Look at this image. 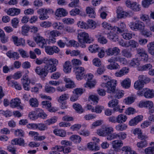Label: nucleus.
Segmentation results:
<instances>
[{
	"instance_id": "obj_5",
	"label": "nucleus",
	"mask_w": 154,
	"mask_h": 154,
	"mask_svg": "<svg viewBox=\"0 0 154 154\" xmlns=\"http://www.w3.org/2000/svg\"><path fill=\"white\" fill-rule=\"evenodd\" d=\"M137 94L139 96H144L146 98H152L154 97V90L147 88H144L142 90H138Z\"/></svg>"
},
{
	"instance_id": "obj_8",
	"label": "nucleus",
	"mask_w": 154,
	"mask_h": 154,
	"mask_svg": "<svg viewBox=\"0 0 154 154\" xmlns=\"http://www.w3.org/2000/svg\"><path fill=\"white\" fill-rule=\"evenodd\" d=\"M129 26L133 30H142L144 29L145 26L143 23L140 20H137L134 22H131L129 23Z\"/></svg>"
},
{
	"instance_id": "obj_27",
	"label": "nucleus",
	"mask_w": 154,
	"mask_h": 154,
	"mask_svg": "<svg viewBox=\"0 0 154 154\" xmlns=\"http://www.w3.org/2000/svg\"><path fill=\"white\" fill-rule=\"evenodd\" d=\"M53 132L56 135L62 137H64L66 135V131L63 129H55Z\"/></svg>"
},
{
	"instance_id": "obj_32",
	"label": "nucleus",
	"mask_w": 154,
	"mask_h": 154,
	"mask_svg": "<svg viewBox=\"0 0 154 154\" xmlns=\"http://www.w3.org/2000/svg\"><path fill=\"white\" fill-rule=\"evenodd\" d=\"M0 37L1 42L3 43H5L8 41V37L5 35L4 31L0 29Z\"/></svg>"
},
{
	"instance_id": "obj_44",
	"label": "nucleus",
	"mask_w": 154,
	"mask_h": 154,
	"mask_svg": "<svg viewBox=\"0 0 154 154\" xmlns=\"http://www.w3.org/2000/svg\"><path fill=\"white\" fill-rule=\"evenodd\" d=\"M87 26L88 29L90 28L94 29L96 27V23L95 21L93 20H89L88 21Z\"/></svg>"
},
{
	"instance_id": "obj_38",
	"label": "nucleus",
	"mask_w": 154,
	"mask_h": 154,
	"mask_svg": "<svg viewBox=\"0 0 154 154\" xmlns=\"http://www.w3.org/2000/svg\"><path fill=\"white\" fill-rule=\"evenodd\" d=\"M127 119V116L123 114H121L117 117V123H123L125 122Z\"/></svg>"
},
{
	"instance_id": "obj_47",
	"label": "nucleus",
	"mask_w": 154,
	"mask_h": 154,
	"mask_svg": "<svg viewBox=\"0 0 154 154\" xmlns=\"http://www.w3.org/2000/svg\"><path fill=\"white\" fill-rule=\"evenodd\" d=\"M102 25L103 28L109 30L115 31L116 30V26L113 27L111 26L110 24H109L106 22H103Z\"/></svg>"
},
{
	"instance_id": "obj_10",
	"label": "nucleus",
	"mask_w": 154,
	"mask_h": 154,
	"mask_svg": "<svg viewBox=\"0 0 154 154\" xmlns=\"http://www.w3.org/2000/svg\"><path fill=\"white\" fill-rule=\"evenodd\" d=\"M74 72L78 80H81L85 73L84 68L82 67L77 66L74 68Z\"/></svg>"
},
{
	"instance_id": "obj_40",
	"label": "nucleus",
	"mask_w": 154,
	"mask_h": 154,
	"mask_svg": "<svg viewBox=\"0 0 154 154\" xmlns=\"http://www.w3.org/2000/svg\"><path fill=\"white\" fill-rule=\"evenodd\" d=\"M52 26L54 29L59 30H62L64 27L63 24L59 22L54 23L52 24Z\"/></svg>"
},
{
	"instance_id": "obj_26",
	"label": "nucleus",
	"mask_w": 154,
	"mask_h": 154,
	"mask_svg": "<svg viewBox=\"0 0 154 154\" xmlns=\"http://www.w3.org/2000/svg\"><path fill=\"white\" fill-rule=\"evenodd\" d=\"M86 11L88 16L91 18H94L96 16V14L94 9L92 7H88L86 9Z\"/></svg>"
},
{
	"instance_id": "obj_42",
	"label": "nucleus",
	"mask_w": 154,
	"mask_h": 154,
	"mask_svg": "<svg viewBox=\"0 0 154 154\" xmlns=\"http://www.w3.org/2000/svg\"><path fill=\"white\" fill-rule=\"evenodd\" d=\"M128 126L127 125L125 124H119L116 126L115 128L118 131H122L127 129Z\"/></svg>"
},
{
	"instance_id": "obj_34",
	"label": "nucleus",
	"mask_w": 154,
	"mask_h": 154,
	"mask_svg": "<svg viewBox=\"0 0 154 154\" xmlns=\"http://www.w3.org/2000/svg\"><path fill=\"white\" fill-rule=\"evenodd\" d=\"M107 37L111 40L114 42L117 40L118 38V36L115 33L112 31H110L107 34Z\"/></svg>"
},
{
	"instance_id": "obj_51",
	"label": "nucleus",
	"mask_w": 154,
	"mask_h": 154,
	"mask_svg": "<svg viewBox=\"0 0 154 154\" xmlns=\"http://www.w3.org/2000/svg\"><path fill=\"white\" fill-rule=\"evenodd\" d=\"M99 48V47L97 45L93 44L90 46L89 47V50L92 53H94L98 51Z\"/></svg>"
},
{
	"instance_id": "obj_9",
	"label": "nucleus",
	"mask_w": 154,
	"mask_h": 154,
	"mask_svg": "<svg viewBox=\"0 0 154 154\" xmlns=\"http://www.w3.org/2000/svg\"><path fill=\"white\" fill-rule=\"evenodd\" d=\"M126 4L127 7L130 8L134 11H138L141 10L140 5L136 2H132L127 0L126 2Z\"/></svg>"
},
{
	"instance_id": "obj_7",
	"label": "nucleus",
	"mask_w": 154,
	"mask_h": 154,
	"mask_svg": "<svg viewBox=\"0 0 154 154\" xmlns=\"http://www.w3.org/2000/svg\"><path fill=\"white\" fill-rule=\"evenodd\" d=\"M35 63L38 65H40L43 63L46 65H51V64H58V61L55 58L49 59L45 57L43 59L37 58L35 60Z\"/></svg>"
},
{
	"instance_id": "obj_48",
	"label": "nucleus",
	"mask_w": 154,
	"mask_h": 154,
	"mask_svg": "<svg viewBox=\"0 0 154 154\" xmlns=\"http://www.w3.org/2000/svg\"><path fill=\"white\" fill-rule=\"evenodd\" d=\"M144 84L143 82L138 80L136 81L134 83V87L137 90L141 89L144 86Z\"/></svg>"
},
{
	"instance_id": "obj_61",
	"label": "nucleus",
	"mask_w": 154,
	"mask_h": 154,
	"mask_svg": "<svg viewBox=\"0 0 154 154\" xmlns=\"http://www.w3.org/2000/svg\"><path fill=\"white\" fill-rule=\"evenodd\" d=\"M62 22L64 24H71L74 23V20L73 19L69 18H65L62 19Z\"/></svg>"
},
{
	"instance_id": "obj_62",
	"label": "nucleus",
	"mask_w": 154,
	"mask_h": 154,
	"mask_svg": "<svg viewBox=\"0 0 154 154\" xmlns=\"http://www.w3.org/2000/svg\"><path fill=\"white\" fill-rule=\"evenodd\" d=\"M30 105L32 107H36L38 106V101L36 98H32L29 101Z\"/></svg>"
},
{
	"instance_id": "obj_59",
	"label": "nucleus",
	"mask_w": 154,
	"mask_h": 154,
	"mask_svg": "<svg viewBox=\"0 0 154 154\" xmlns=\"http://www.w3.org/2000/svg\"><path fill=\"white\" fill-rule=\"evenodd\" d=\"M122 36L123 38L126 40H130L131 39L132 37V33L125 32L122 34H120Z\"/></svg>"
},
{
	"instance_id": "obj_54",
	"label": "nucleus",
	"mask_w": 154,
	"mask_h": 154,
	"mask_svg": "<svg viewBox=\"0 0 154 154\" xmlns=\"http://www.w3.org/2000/svg\"><path fill=\"white\" fill-rule=\"evenodd\" d=\"M148 143L147 141L145 140L141 141L137 143V146L138 147L143 148L147 146Z\"/></svg>"
},
{
	"instance_id": "obj_22",
	"label": "nucleus",
	"mask_w": 154,
	"mask_h": 154,
	"mask_svg": "<svg viewBox=\"0 0 154 154\" xmlns=\"http://www.w3.org/2000/svg\"><path fill=\"white\" fill-rule=\"evenodd\" d=\"M136 50L137 53L139 56L144 57V61L147 60L148 56L144 49L139 48L136 49Z\"/></svg>"
},
{
	"instance_id": "obj_50",
	"label": "nucleus",
	"mask_w": 154,
	"mask_h": 154,
	"mask_svg": "<svg viewBox=\"0 0 154 154\" xmlns=\"http://www.w3.org/2000/svg\"><path fill=\"white\" fill-rule=\"evenodd\" d=\"M127 134L124 132H122L116 133V139H119L120 140H124L126 139Z\"/></svg>"
},
{
	"instance_id": "obj_46",
	"label": "nucleus",
	"mask_w": 154,
	"mask_h": 154,
	"mask_svg": "<svg viewBox=\"0 0 154 154\" xmlns=\"http://www.w3.org/2000/svg\"><path fill=\"white\" fill-rule=\"evenodd\" d=\"M72 106L73 108L79 113H82L83 111V109L79 103H75L73 104Z\"/></svg>"
},
{
	"instance_id": "obj_25",
	"label": "nucleus",
	"mask_w": 154,
	"mask_h": 154,
	"mask_svg": "<svg viewBox=\"0 0 154 154\" xmlns=\"http://www.w3.org/2000/svg\"><path fill=\"white\" fill-rule=\"evenodd\" d=\"M139 106L140 107H144L150 109L153 107V103L151 101L147 100L140 103Z\"/></svg>"
},
{
	"instance_id": "obj_58",
	"label": "nucleus",
	"mask_w": 154,
	"mask_h": 154,
	"mask_svg": "<svg viewBox=\"0 0 154 154\" xmlns=\"http://www.w3.org/2000/svg\"><path fill=\"white\" fill-rule=\"evenodd\" d=\"M57 121V119L55 117H54L47 120L45 122V124L50 125L55 123Z\"/></svg>"
},
{
	"instance_id": "obj_3",
	"label": "nucleus",
	"mask_w": 154,
	"mask_h": 154,
	"mask_svg": "<svg viewBox=\"0 0 154 154\" xmlns=\"http://www.w3.org/2000/svg\"><path fill=\"white\" fill-rule=\"evenodd\" d=\"M78 38L79 42L82 45V47H85L84 44L85 43H90L93 41V39L90 38L88 33L83 32L79 34Z\"/></svg>"
},
{
	"instance_id": "obj_29",
	"label": "nucleus",
	"mask_w": 154,
	"mask_h": 154,
	"mask_svg": "<svg viewBox=\"0 0 154 154\" xmlns=\"http://www.w3.org/2000/svg\"><path fill=\"white\" fill-rule=\"evenodd\" d=\"M11 143L13 145H18L20 146H24V141L22 138H16L11 141Z\"/></svg>"
},
{
	"instance_id": "obj_55",
	"label": "nucleus",
	"mask_w": 154,
	"mask_h": 154,
	"mask_svg": "<svg viewBox=\"0 0 154 154\" xmlns=\"http://www.w3.org/2000/svg\"><path fill=\"white\" fill-rule=\"evenodd\" d=\"M119 100L116 99H113L109 102L108 105L109 107H114L118 105Z\"/></svg>"
},
{
	"instance_id": "obj_33",
	"label": "nucleus",
	"mask_w": 154,
	"mask_h": 154,
	"mask_svg": "<svg viewBox=\"0 0 154 154\" xmlns=\"http://www.w3.org/2000/svg\"><path fill=\"white\" fill-rule=\"evenodd\" d=\"M64 38L67 40V43H66V45L67 46L73 47L76 48L79 47V44L77 42L74 40H70L68 41L67 40V38L64 37Z\"/></svg>"
},
{
	"instance_id": "obj_18",
	"label": "nucleus",
	"mask_w": 154,
	"mask_h": 154,
	"mask_svg": "<svg viewBox=\"0 0 154 154\" xmlns=\"http://www.w3.org/2000/svg\"><path fill=\"white\" fill-rule=\"evenodd\" d=\"M61 34V33L57 30H48L45 32V35L49 38H55L56 37L59 36Z\"/></svg>"
},
{
	"instance_id": "obj_15",
	"label": "nucleus",
	"mask_w": 154,
	"mask_h": 154,
	"mask_svg": "<svg viewBox=\"0 0 154 154\" xmlns=\"http://www.w3.org/2000/svg\"><path fill=\"white\" fill-rule=\"evenodd\" d=\"M116 13L117 14V17L119 18H121L130 16L129 13L124 11L122 8L120 7H119L117 8Z\"/></svg>"
},
{
	"instance_id": "obj_11",
	"label": "nucleus",
	"mask_w": 154,
	"mask_h": 154,
	"mask_svg": "<svg viewBox=\"0 0 154 154\" xmlns=\"http://www.w3.org/2000/svg\"><path fill=\"white\" fill-rule=\"evenodd\" d=\"M45 52L48 54L52 55L54 53H58L60 51L59 48L57 46H47L45 47Z\"/></svg>"
},
{
	"instance_id": "obj_16",
	"label": "nucleus",
	"mask_w": 154,
	"mask_h": 154,
	"mask_svg": "<svg viewBox=\"0 0 154 154\" xmlns=\"http://www.w3.org/2000/svg\"><path fill=\"white\" fill-rule=\"evenodd\" d=\"M12 38L14 44L16 46H23L25 45V40L23 38H18L15 35H13L12 37Z\"/></svg>"
},
{
	"instance_id": "obj_60",
	"label": "nucleus",
	"mask_w": 154,
	"mask_h": 154,
	"mask_svg": "<svg viewBox=\"0 0 154 154\" xmlns=\"http://www.w3.org/2000/svg\"><path fill=\"white\" fill-rule=\"evenodd\" d=\"M107 68L111 70L116 69L119 68V66L116 63H111L107 66Z\"/></svg>"
},
{
	"instance_id": "obj_35",
	"label": "nucleus",
	"mask_w": 154,
	"mask_h": 154,
	"mask_svg": "<svg viewBox=\"0 0 154 154\" xmlns=\"http://www.w3.org/2000/svg\"><path fill=\"white\" fill-rule=\"evenodd\" d=\"M131 80L129 78H126L124 79L121 83V85L123 88H129L131 85Z\"/></svg>"
},
{
	"instance_id": "obj_4",
	"label": "nucleus",
	"mask_w": 154,
	"mask_h": 154,
	"mask_svg": "<svg viewBox=\"0 0 154 154\" xmlns=\"http://www.w3.org/2000/svg\"><path fill=\"white\" fill-rule=\"evenodd\" d=\"M116 81L112 80L110 82H108L107 83H103L101 86L103 88L105 87L107 88L106 91L108 93L113 94L114 93L116 90Z\"/></svg>"
},
{
	"instance_id": "obj_63",
	"label": "nucleus",
	"mask_w": 154,
	"mask_h": 154,
	"mask_svg": "<svg viewBox=\"0 0 154 154\" xmlns=\"http://www.w3.org/2000/svg\"><path fill=\"white\" fill-rule=\"evenodd\" d=\"M19 22V19L17 18H14L11 20L12 26L14 28H17L18 26Z\"/></svg>"
},
{
	"instance_id": "obj_36",
	"label": "nucleus",
	"mask_w": 154,
	"mask_h": 154,
	"mask_svg": "<svg viewBox=\"0 0 154 154\" xmlns=\"http://www.w3.org/2000/svg\"><path fill=\"white\" fill-rule=\"evenodd\" d=\"M71 66L69 61H67L65 62L63 65V71L66 73H69L71 69Z\"/></svg>"
},
{
	"instance_id": "obj_24",
	"label": "nucleus",
	"mask_w": 154,
	"mask_h": 154,
	"mask_svg": "<svg viewBox=\"0 0 154 154\" xmlns=\"http://www.w3.org/2000/svg\"><path fill=\"white\" fill-rule=\"evenodd\" d=\"M6 54L9 58H13L14 60H18L20 57L19 55L17 52H13L11 51H8Z\"/></svg>"
},
{
	"instance_id": "obj_23",
	"label": "nucleus",
	"mask_w": 154,
	"mask_h": 154,
	"mask_svg": "<svg viewBox=\"0 0 154 154\" xmlns=\"http://www.w3.org/2000/svg\"><path fill=\"white\" fill-rule=\"evenodd\" d=\"M119 27L116 26V30L118 33L122 34L126 31V25L125 23L122 22H120L119 23Z\"/></svg>"
},
{
	"instance_id": "obj_41",
	"label": "nucleus",
	"mask_w": 154,
	"mask_h": 154,
	"mask_svg": "<svg viewBox=\"0 0 154 154\" xmlns=\"http://www.w3.org/2000/svg\"><path fill=\"white\" fill-rule=\"evenodd\" d=\"M11 84L10 83H8V85L14 87L17 90H21L22 89V87L17 82L14 80L11 81Z\"/></svg>"
},
{
	"instance_id": "obj_20",
	"label": "nucleus",
	"mask_w": 154,
	"mask_h": 154,
	"mask_svg": "<svg viewBox=\"0 0 154 154\" xmlns=\"http://www.w3.org/2000/svg\"><path fill=\"white\" fill-rule=\"evenodd\" d=\"M20 13V9L15 8H9L7 11V13L11 16H16L19 14Z\"/></svg>"
},
{
	"instance_id": "obj_31",
	"label": "nucleus",
	"mask_w": 154,
	"mask_h": 154,
	"mask_svg": "<svg viewBox=\"0 0 154 154\" xmlns=\"http://www.w3.org/2000/svg\"><path fill=\"white\" fill-rule=\"evenodd\" d=\"M65 82H66L67 84L66 85V87L68 88H75L76 85L70 79L67 78H65L64 79Z\"/></svg>"
},
{
	"instance_id": "obj_6",
	"label": "nucleus",
	"mask_w": 154,
	"mask_h": 154,
	"mask_svg": "<svg viewBox=\"0 0 154 154\" xmlns=\"http://www.w3.org/2000/svg\"><path fill=\"white\" fill-rule=\"evenodd\" d=\"M114 129L112 127L103 126L101 128L97 130V133L100 136H106L107 135L112 133Z\"/></svg>"
},
{
	"instance_id": "obj_14",
	"label": "nucleus",
	"mask_w": 154,
	"mask_h": 154,
	"mask_svg": "<svg viewBox=\"0 0 154 154\" xmlns=\"http://www.w3.org/2000/svg\"><path fill=\"white\" fill-rule=\"evenodd\" d=\"M43 108L48 109L51 112H55L57 110L54 107H51V103L48 101H44L42 102Z\"/></svg>"
},
{
	"instance_id": "obj_12",
	"label": "nucleus",
	"mask_w": 154,
	"mask_h": 154,
	"mask_svg": "<svg viewBox=\"0 0 154 154\" xmlns=\"http://www.w3.org/2000/svg\"><path fill=\"white\" fill-rule=\"evenodd\" d=\"M120 52V49L117 47L109 48L105 51L106 54L108 56H111L113 55L117 56Z\"/></svg>"
},
{
	"instance_id": "obj_2",
	"label": "nucleus",
	"mask_w": 154,
	"mask_h": 154,
	"mask_svg": "<svg viewBox=\"0 0 154 154\" xmlns=\"http://www.w3.org/2000/svg\"><path fill=\"white\" fill-rule=\"evenodd\" d=\"M54 11L49 8H41L37 11V13L39 15V18L42 20H45L49 18V15L54 13Z\"/></svg>"
},
{
	"instance_id": "obj_39",
	"label": "nucleus",
	"mask_w": 154,
	"mask_h": 154,
	"mask_svg": "<svg viewBox=\"0 0 154 154\" xmlns=\"http://www.w3.org/2000/svg\"><path fill=\"white\" fill-rule=\"evenodd\" d=\"M121 53L123 56L127 58H130L132 56L131 52L127 49H123L122 50Z\"/></svg>"
},
{
	"instance_id": "obj_30",
	"label": "nucleus",
	"mask_w": 154,
	"mask_h": 154,
	"mask_svg": "<svg viewBox=\"0 0 154 154\" xmlns=\"http://www.w3.org/2000/svg\"><path fill=\"white\" fill-rule=\"evenodd\" d=\"M88 148L90 150L97 151L99 150L100 147L97 143L95 142H90L88 144Z\"/></svg>"
},
{
	"instance_id": "obj_45",
	"label": "nucleus",
	"mask_w": 154,
	"mask_h": 154,
	"mask_svg": "<svg viewBox=\"0 0 154 154\" xmlns=\"http://www.w3.org/2000/svg\"><path fill=\"white\" fill-rule=\"evenodd\" d=\"M70 139L72 141L76 143H79L81 140L80 136L77 135H73L70 137Z\"/></svg>"
},
{
	"instance_id": "obj_28",
	"label": "nucleus",
	"mask_w": 154,
	"mask_h": 154,
	"mask_svg": "<svg viewBox=\"0 0 154 154\" xmlns=\"http://www.w3.org/2000/svg\"><path fill=\"white\" fill-rule=\"evenodd\" d=\"M36 112L37 114L38 118H41L44 119L47 118V115L42 109L40 108H37L36 109Z\"/></svg>"
},
{
	"instance_id": "obj_37",
	"label": "nucleus",
	"mask_w": 154,
	"mask_h": 154,
	"mask_svg": "<svg viewBox=\"0 0 154 154\" xmlns=\"http://www.w3.org/2000/svg\"><path fill=\"white\" fill-rule=\"evenodd\" d=\"M138 81L143 82L144 84L149 83L150 81V79L147 77L146 75H139L138 77Z\"/></svg>"
},
{
	"instance_id": "obj_21",
	"label": "nucleus",
	"mask_w": 154,
	"mask_h": 154,
	"mask_svg": "<svg viewBox=\"0 0 154 154\" xmlns=\"http://www.w3.org/2000/svg\"><path fill=\"white\" fill-rule=\"evenodd\" d=\"M68 14L67 12L63 8H59L56 11L55 14L58 17H62L66 16Z\"/></svg>"
},
{
	"instance_id": "obj_43",
	"label": "nucleus",
	"mask_w": 154,
	"mask_h": 154,
	"mask_svg": "<svg viewBox=\"0 0 154 154\" xmlns=\"http://www.w3.org/2000/svg\"><path fill=\"white\" fill-rule=\"evenodd\" d=\"M114 97L116 98L120 99L122 97L124 94V91L119 89H116L114 93Z\"/></svg>"
},
{
	"instance_id": "obj_1",
	"label": "nucleus",
	"mask_w": 154,
	"mask_h": 154,
	"mask_svg": "<svg viewBox=\"0 0 154 154\" xmlns=\"http://www.w3.org/2000/svg\"><path fill=\"white\" fill-rule=\"evenodd\" d=\"M57 64L45 65L44 68H41L39 66L36 67L35 71L38 75L42 77H46L48 72L52 73L56 71V66Z\"/></svg>"
},
{
	"instance_id": "obj_56",
	"label": "nucleus",
	"mask_w": 154,
	"mask_h": 154,
	"mask_svg": "<svg viewBox=\"0 0 154 154\" xmlns=\"http://www.w3.org/2000/svg\"><path fill=\"white\" fill-rule=\"evenodd\" d=\"M36 110L35 111L30 112L28 115V117L31 120H34L38 119Z\"/></svg>"
},
{
	"instance_id": "obj_49",
	"label": "nucleus",
	"mask_w": 154,
	"mask_h": 154,
	"mask_svg": "<svg viewBox=\"0 0 154 154\" xmlns=\"http://www.w3.org/2000/svg\"><path fill=\"white\" fill-rule=\"evenodd\" d=\"M152 68V65L150 64H146L142 66L139 67L138 69L139 71H145L150 70Z\"/></svg>"
},
{
	"instance_id": "obj_57",
	"label": "nucleus",
	"mask_w": 154,
	"mask_h": 154,
	"mask_svg": "<svg viewBox=\"0 0 154 154\" xmlns=\"http://www.w3.org/2000/svg\"><path fill=\"white\" fill-rule=\"evenodd\" d=\"M128 44L129 45L127 46V47L130 46L133 48L138 47L139 45L138 42L133 40H129L128 42Z\"/></svg>"
},
{
	"instance_id": "obj_19",
	"label": "nucleus",
	"mask_w": 154,
	"mask_h": 154,
	"mask_svg": "<svg viewBox=\"0 0 154 154\" xmlns=\"http://www.w3.org/2000/svg\"><path fill=\"white\" fill-rule=\"evenodd\" d=\"M123 142L120 140H116L112 142L113 148L115 151H118L119 148L123 145Z\"/></svg>"
},
{
	"instance_id": "obj_13",
	"label": "nucleus",
	"mask_w": 154,
	"mask_h": 154,
	"mask_svg": "<svg viewBox=\"0 0 154 154\" xmlns=\"http://www.w3.org/2000/svg\"><path fill=\"white\" fill-rule=\"evenodd\" d=\"M20 100L18 98H16L11 100L10 102V105L12 108H14L18 107V109H23V107L20 105Z\"/></svg>"
},
{
	"instance_id": "obj_64",
	"label": "nucleus",
	"mask_w": 154,
	"mask_h": 154,
	"mask_svg": "<svg viewBox=\"0 0 154 154\" xmlns=\"http://www.w3.org/2000/svg\"><path fill=\"white\" fill-rule=\"evenodd\" d=\"M144 152L146 154H154V146L148 147L145 149Z\"/></svg>"
},
{
	"instance_id": "obj_17",
	"label": "nucleus",
	"mask_w": 154,
	"mask_h": 154,
	"mask_svg": "<svg viewBox=\"0 0 154 154\" xmlns=\"http://www.w3.org/2000/svg\"><path fill=\"white\" fill-rule=\"evenodd\" d=\"M61 144L64 145L63 150V152L64 153H68L71 151V149L68 146H70L72 145V143L66 140H63L61 141Z\"/></svg>"
},
{
	"instance_id": "obj_53",
	"label": "nucleus",
	"mask_w": 154,
	"mask_h": 154,
	"mask_svg": "<svg viewBox=\"0 0 154 154\" xmlns=\"http://www.w3.org/2000/svg\"><path fill=\"white\" fill-rule=\"evenodd\" d=\"M81 11L78 8H76L72 9L69 11V14L72 16H75L77 15L80 14Z\"/></svg>"
},
{
	"instance_id": "obj_52",
	"label": "nucleus",
	"mask_w": 154,
	"mask_h": 154,
	"mask_svg": "<svg viewBox=\"0 0 154 154\" xmlns=\"http://www.w3.org/2000/svg\"><path fill=\"white\" fill-rule=\"evenodd\" d=\"M98 41L99 42L102 44H105L107 43V40L106 38L101 35L98 36Z\"/></svg>"
}]
</instances>
